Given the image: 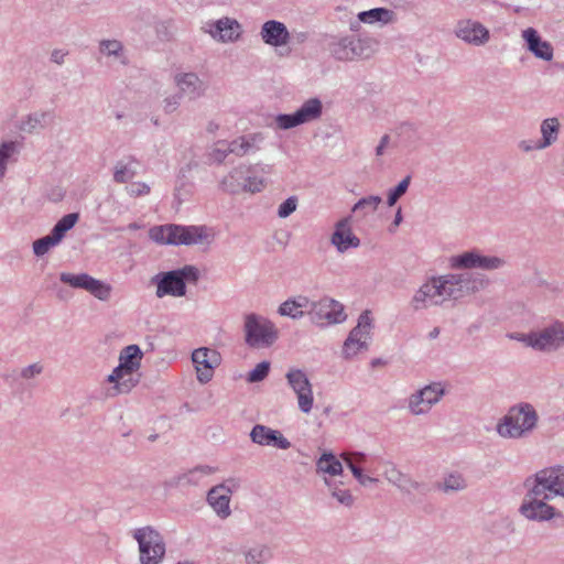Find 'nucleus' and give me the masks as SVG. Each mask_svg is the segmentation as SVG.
Segmentation results:
<instances>
[{"label":"nucleus","instance_id":"4","mask_svg":"<svg viewBox=\"0 0 564 564\" xmlns=\"http://www.w3.org/2000/svg\"><path fill=\"white\" fill-rule=\"evenodd\" d=\"M536 423L535 411L530 405L512 408L498 424L497 431L503 437H520Z\"/></svg>","mask_w":564,"mask_h":564},{"label":"nucleus","instance_id":"7","mask_svg":"<svg viewBox=\"0 0 564 564\" xmlns=\"http://www.w3.org/2000/svg\"><path fill=\"white\" fill-rule=\"evenodd\" d=\"M198 271L195 267L186 265L180 270L170 271L163 275L158 284L156 295L182 296L185 294V281L196 282Z\"/></svg>","mask_w":564,"mask_h":564},{"label":"nucleus","instance_id":"52","mask_svg":"<svg viewBox=\"0 0 564 564\" xmlns=\"http://www.w3.org/2000/svg\"><path fill=\"white\" fill-rule=\"evenodd\" d=\"M251 558H252V555H251L250 553H248V554L246 555L247 564H252Z\"/></svg>","mask_w":564,"mask_h":564},{"label":"nucleus","instance_id":"32","mask_svg":"<svg viewBox=\"0 0 564 564\" xmlns=\"http://www.w3.org/2000/svg\"><path fill=\"white\" fill-rule=\"evenodd\" d=\"M317 468L332 476L339 475L343 470L341 463L333 454H324L317 462Z\"/></svg>","mask_w":564,"mask_h":564},{"label":"nucleus","instance_id":"39","mask_svg":"<svg viewBox=\"0 0 564 564\" xmlns=\"http://www.w3.org/2000/svg\"><path fill=\"white\" fill-rule=\"evenodd\" d=\"M17 147L12 141L4 142L0 147V174L3 175L8 160L15 153Z\"/></svg>","mask_w":564,"mask_h":564},{"label":"nucleus","instance_id":"28","mask_svg":"<svg viewBox=\"0 0 564 564\" xmlns=\"http://www.w3.org/2000/svg\"><path fill=\"white\" fill-rule=\"evenodd\" d=\"M304 310L308 312L310 300L305 296H299L293 300L283 302L279 307V313L282 316H290L292 318H299L303 316Z\"/></svg>","mask_w":564,"mask_h":564},{"label":"nucleus","instance_id":"51","mask_svg":"<svg viewBox=\"0 0 564 564\" xmlns=\"http://www.w3.org/2000/svg\"><path fill=\"white\" fill-rule=\"evenodd\" d=\"M401 221H402L401 209H398L395 218H394V226H399Z\"/></svg>","mask_w":564,"mask_h":564},{"label":"nucleus","instance_id":"18","mask_svg":"<svg viewBox=\"0 0 564 564\" xmlns=\"http://www.w3.org/2000/svg\"><path fill=\"white\" fill-rule=\"evenodd\" d=\"M453 268H482L496 269L501 264V260L496 257H482L475 252H466L462 256L451 259Z\"/></svg>","mask_w":564,"mask_h":564},{"label":"nucleus","instance_id":"36","mask_svg":"<svg viewBox=\"0 0 564 564\" xmlns=\"http://www.w3.org/2000/svg\"><path fill=\"white\" fill-rule=\"evenodd\" d=\"M61 241L53 232L46 237H43L33 243V250L36 256L45 254L52 247L56 246Z\"/></svg>","mask_w":564,"mask_h":564},{"label":"nucleus","instance_id":"29","mask_svg":"<svg viewBox=\"0 0 564 564\" xmlns=\"http://www.w3.org/2000/svg\"><path fill=\"white\" fill-rule=\"evenodd\" d=\"M343 459L350 468L354 476L358 479L361 485H366L367 481H373V478L367 477L362 475L361 468L358 467L359 464L365 462V455L361 453H344L341 455Z\"/></svg>","mask_w":564,"mask_h":564},{"label":"nucleus","instance_id":"42","mask_svg":"<svg viewBox=\"0 0 564 564\" xmlns=\"http://www.w3.org/2000/svg\"><path fill=\"white\" fill-rule=\"evenodd\" d=\"M410 184V176H406L402 180L398 186L389 193L388 196V205L393 206L397 200L406 192Z\"/></svg>","mask_w":564,"mask_h":564},{"label":"nucleus","instance_id":"22","mask_svg":"<svg viewBox=\"0 0 564 564\" xmlns=\"http://www.w3.org/2000/svg\"><path fill=\"white\" fill-rule=\"evenodd\" d=\"M140 380V373L139 372H132L130 370L123 369L122 371L118 372V367L113 369L111 375L108 377V381L110 383H113V393L112 394H119V393H128L130 392L139 382Z\"/></svg>","mask_w":564,"mask_h":564},{"label":"nucleus","instance_id":"6","mask_svg":"<svg viewBox=\"0 0 564 564\" xmlns=\"http://www.w3.org/2000/svg\"><path fill=\"white\" fill-rule=\"evenodd\" d=\"M246 341L252 347H267L278 338L274 325L261 316L249 314L245 321Z\"/></svg>","mask_w":564,"mask_h":564},{"label":"nucleus","instance_id":"17","mask_svg":"<svg viewBox=\"0 0 564 564\" xmlns=\"http://www.w3.org/2000/svg\"><path fill=\"white\" fill-rule=\"evenodd\" d=\"M443 394L440 384L427 386L410 401V409L414 414H422L430 410L432 404L436 403Z\"/></svg>","mask_w":564,"mask_h":564},{"label":"nucleus","instance_id":"20","mask_svg":"<svg viewBox=\"0 0 564 564\" xmlns=\"http://www.w3.org/2000/svg\"><path fill=\"white\" fill-rule=\"evenodd\" d=\"M261 37L265 44L283 46L289 43L290 33L282 22L271 20L262 25Z\"/></svg>","mask_w":564,"mask_h":564},{"label":"nucleus","instance_id":"30","mask_svg":"<svg viewBox=\"0 0 564 564\" xmlns=\"http://www.w3.org/2000/svg\"><path fill=\"white\" fill-rule=\"evenodd\" d=\"M176 84L180 90L188 97H195L199 95L202 83L195 74H184L176 78Z\"/></svg>","mask_w":564,"mask_h":564},{"label":"nucleus","instance_id":"40","mask_svg":"<svg viewBox=\"0 0 564 564\" xmlns=\"http://www.w3.org/2000/svg\"><path fill=\"white\" fill-rule=\"evenodd\" d=\"M270 362L262 361L256 366L253 370L248 373L249 382H259L262 381L269 373Z\"/></svg>","mask_w":564,"mask_h":564},{"label":"nucleus","instance_id":"9","mask_svg":"<svg viewBox=\"0 0 564 564\" xmlns=\"http://www.w3.org/2000/svg\"><path fill=\"white\" fill-rule=\"evenodd\" d=\"M308 314L312 321L319 325L341 323L346 319L344 306L332 299H322L316 303L310 302Z\"/></svg>","mask_w":564,"mask_h":564},{"label":"nucleus","instance_id":"10","mask_svg":"<svg viewBox=\"0 0 564 564\" xmlns=\"http://www.w3.org/2000/svg\"><path fill=\"white\" fill-rule=\"evenodd\" d=\"M535 494H546L547 497H564V468L543 469L535 477Z\"/></svg>","mask_w":564,"mask_h":564},{"label":"nucleus","instance_id":"25","mask_svg":"<svg viewBox=\"0 0 564 564\" xmlns=\"http://www.w3.org/2000/svg\"><path fill=\"white\" fill-rule=\"evenodd\" d=\"M523 39L528 43V48L539 58L550 61L553 57V48L549 42L541 41L538 32L529 28L523 31Z\"/></svg>","mask_w":564,"mask_h":564},{"label":"nucleus","instance_id":"50","mask_svg":"<svg viewBox=\"0 0 564 564\" xmlns=\"http://www.w3.org/2000/svg\"><path fill=\"white\" fill-rule=\"evenodd\" d=\"M388 142H389V135L386 134L381 138L380 144L377 148V155L382 154L383 149L387 147Z\"/></svg>","mask_w":564,"mask_h":564},{"label":"nucleus","instance_id":"8","mask_svg":"<svg viewBox=\"0 0 564 564\" xmlns=\"http://www.w3.org/2000/svg\"><path fill=\"white\" fill-rule=\"evenodd\" d=\"M369 314L370 312L366 311L360 315L357 326L352 328L345 340L343 345V356L346 359H350L359 352L367 350L372 327Z\"/></svg>","mask_w":564,"mask_h":564},{"label":"nucleus","instance_id":"5","mask_svg":"<svg viewBox=\"0 0 564 564\" xmlns=\"http://www.w3.org/2000/svg\"><path fill=\"white\" fill-rule=\"evenodd\" d=\"M133 538L138 541L140 563L160 564L165 555V543L162 535L150 527L137 529Z\"/></svg>","mask_w":564,"mask_h":564},{"label":"nucleus","instance_id":"21","mask_svg":"<svg viewBox=\"0 0 564 564\" xmlns=\"http://www.w3.org/2000/svg\"><path fill=\"white\" fill-rule=\"evenodd\" d=\"M332 242L340 252H344L349 248L358 247L360 241L354 235L349 220L343 219L336 225L335 231L332 236Z\"/></svg>","mask_w":564,"mask_h":564},{"label":"nucleus","instance_id":"14","mask_svg":"<svg viewBox=\"0 0 564 564\" xmlns=\"http://www.w3.org/2000/svg\"><path fill=\"white\" fill-rule=\"evenodd\" d=\"M61 281L76 289H84L99 300H107L111 288L108 284L86 274L62 273Z\"/></svg>","mask_w":564,"mask_h":564},{"label":"nucleus","instance_id":"45","mask_svg":"<svg viewBox=\"0 0 564 564\" xmlns=\"http://www.w3.org/2000/svg\"><path fill=\"white\" fill-rule=\"evenodd\" d=\"M121 44L118 41H104L101 42L100 50L109 55L118 54L121 51Z\"/></svg>","mask_w":564,"mask_h":564},{"label":"nucleus","instance_id":"2","mask_svg":"<svg viewBox=\"0 0 564 564\" xmlns=\"http://www.w3.org/2000/svg\"><path fill=\"white\" fill-rule=\"evenodd\" d=\"M149 237L160 245H195L213 238L204 226L162 225L149 230Z\"/></svg>","mask_w":564,"mask_h":564},{"label":"nucleus","instance_id":"38","mask_svg":"<svg viewBox=\"0 0 564 564\" xmlns=\"http://www.w3.org/2000/svg\"><path fill=\"white\" fill-rule=\"evenodd\" d=\"M78 219L77 214L65 215L53 228V234L62 240L64 234L73 228Z\"/></svg>","mask_w":564,"mask_h":564},{"label":"nucleus","instance_id":"12","mask_svg":"<svg viewBox=\"0 0 564 564\" xmlns=\"http://www.w3.org/2000/svg\"><path fill=\"white\" fill-rule=\"evenodd\" d=\"M322 113V104L318 99L307 100L295 113L280 115L275 122L280 129H290L302 123L317 119Z\"/></svg>","mask_w":564,"mask_h":564},{"label":"nucleus","instance_id":"15","mask_svg":"<svg viewBox=\"0 0 564 564\" xmlns=\"http://www.w3.org/2000/svg\"><path fill=\"white\" fill-rule=\"evenodd\" d=\"M243 171L241 169L235 170L230 175L224 178L221 182V186L224 191L229 193H236L240 188L250 192L258 193L261 192L265 187V181L261 177H247L243 184H240L239 180L243 175Z\"/></svg>","mask_w":564,"mask_h":564},{"label":"nucleus","instance_id":"3","mask_svg":"<svg viewBox=\"0 0 564 564\" xmlns=\"http://www.w3.org/2000/svg\"><path fill=\"white\" fill-rule=\"evenodd\" d=\"M510 338L536 350H554L564 345V324L556 322L540 332L517 333L510 335Z\"/></svg>","mask_w":564,"mask_h":564},{"label":"nucleus","instance_id":"47","mask_svg":"<svg viewBox=\"0 0 564 564\" xmlns=\"http://www.w3.org/2000/svg\"><path fill=\"white\" fill-rule=\"evenodd\" d=\"M129 191H130V193L132 195L140 196V195H143V194H148L150 188L144 183H133L129 187Z\"/></svg>","mask_w":564,"mask_h":564},{"label":"nucleus","instance_id":"54","mask_svg":"<svg viewBox=\"0 0 564 564\" xmlns=\"http://www.w3.org/2000/svg\"><path fill=\"white\" fill-rule=\"evenodd\" d=\"M531 149H532V148H531V147H529V145H525V147H524V150H525V151H529V150H531Z\"/></svg>","mask_w":564,"mask_h":564},{"label":"nucleus","instance_id":"55","mask_svg":"<svg viewBox=\"0 0 564 564\" xmlns=\"http://www.w3.org/2000/svg\"><path fill=\"white\" fill-rule=\"evenodd\" d=\"M177 564H193V563H191V562H183V563H182V562H180V563H177Z\"/></svg>","mask_w":564,"mask_h":564},{"label":"nucleus","instance_id":"13","mask_svg":"<svg viewBox=\"0 0 564 564\" xmlns=\"http://www.w3.org/2000/svg\"><path fill=\"white\" fill-rule=\"evenodd\" d=\"M192 360L195 365L197 379L206 383L213 378L214 370L220 365L221 357L217 350L204 347L193 351Z\"/></svg>","mask_w":564,"mask_h":564},{"label":"nucleus","instance_id":"44","mask_svg":"<svg viewBox=\"0 0 564 564\" xmlns=\"http://www.w3.org/2000/svg\"><path fill=\"white\" fill-rule=\"evenodd\" d=\"M296 206H297V198L294 196L289 197L285 202H283L280 205L278 214L281 218H285V217L290 216L296 209Z\"/></svg>","mask_w":564,"mask_h":564},{"label":"nucleus","instance_id":"16","mask_svg":"<svg viewBox=\"0 0 564 564\" xmlns=\"http://www.w3.org/2000/svg\"><path fill=\"white\" fill-rule=\"evenodd\" d=\"M455 33L460 40L474 45H482L489 40V31L481 23L471 20L458 22Z\"/></svg>","mask_w":564,"mask_h":564},{"label":"nucleus","instance_id":"23","mask_svg":"<svg viewBox=\"0 0 564 564\" xmlns=\"http://www.w3.org/2000/svg\"><path fill=\"white\" fill-rule=\"evenodd\" d=\"M230 489L224 485L215 486L208 492L207 500L214 511L221 518L230 514Z\"/></svg>","mask_w":564,"mask_h":564},{"label":"nucleus","instance_id":"53","mask_svg":"<svg viewBox=\"0 0 564 564\" xmlns=\"http://www.w3.org/2000/svg\"><path fill=\"white\" fill-rule=\"evenodd\" d=\"M438 335V328H434L433 332H431V337H436Z\"/></svg>","mask_w":564,"mask_h":564},{"label":"nucleus","instance_id":"48","mask_svg":"<svg viewBox=\"0 0 564 564\" xmlns=\"http://www.w3.org/2000/svg\"><path fill=\"white\" fill-rule=\"evenodd\" d=\"M41 370H42V368L39 365H36V364L35 365H31V366L26 367L25 369H23L22 376L24 378H31V377L40 373Z\"/></svg>","mask_w":564,"mask_h":564},{"label":"nucleus","instance_id":"41","mask_svg":"<svg viewBox=\"0 0 564 564\" xmlns=\"http://www.w3.org/2000/svg\"><path fill=\"white\" fill-rule=\"evenodd\" d=\"M134 176V171L127 164L119 162L116 165L113 178L118 183H124Z\"/></svg>","mask_w":564,"mask_h":564},{"label":"nucleus","instance_id":"19","mask_svg":"<svg viewBox=\"0 0 564 564\" xmlns=\"http://www.w3.org/2000/svg\"><path fill=\"white\" fill-rule=\"evenodd\" d=\"M251 438L260 445H273L281 449L291 446L290 442L279 432L264 425H256L251 431Z\"/></svg>","mask_w":564,"mask_h":564},{"label":"nucleus","instance_id":"31","mask_svg":"<svg viewBox=\"0 0 564 564\" xmlns=\"http://www.w3.org/2000/svg\"><path fill=\"white\" fill-rule=\"evenodd\" d=\"M558 121L556 118L546 119L543 121L541 126V132L543 135V141L539 142L535 148L542 149L550 145L553 141L556 140L557 130H558Z\"/></svg>","mask_w":564,"mask_h":564},{"label":"nucleus","instance_id":"37","mask_svg":"<svg viewBox=\"0 0 564 564\" xmlns=\"http://www.w3.org/2000/svg\"><path fill=\"white\" fill-rule=\"evenodd\" d=\"M381 203L380 196H368L357 202L352 208L355 213L362 212L364 215L375 212Z\"/></svg>","mask_w":564,"mask_h":564},{"label":"nucleus","instance_id":"49","mask_svg":"<svg viewBox=\"0 0 564 564\" xmlns=\"http://www.w3.org/2000/svg\"><path fill=\"white\" fill-rule=\"evenodd\" d=\"M66 53L62 50H55L52 53V61H54L57 64H61L65 57Z\"/></svg>","mask_w":564,"mask_h":564},{"label":"nucleus","instance_id":"27","mask_svg":"<svg viewBox=\"0 0 564 564\" xmlns=\"http://www.w3.org/2000/svg\"><path fill=\"white\" fill-rule=\"evenodd\" d=\"M143 354L139 346L129 345L123 348L119 356L118 372L123 369L139 372Z\"/></svg>","mask_w":564,"mask_h":564},{"label":"nucleus","instance_id":"26","mask_svg":"<svg viewBox=\"0 0 564 564\" xmlns=\"http://www.w3.org/2000/svg\"><path fill=\"white\" fill-rule=\"evenodd\" d=\"M251 148V144L245 138L232 141L230 144L226 142H217L212 153V156L217 162H223L227 153H235L237 155H245Z\"/></svg>","mask_w":564,"mask_h":564},{"label":"nucleus","instance_id":"33","mask_svg":"<svg viewBox=\"0 0 564 564\" xmlns=\"http://www.w3.org/2000/svg\"><path fill=\"white\" fill-rule=\"evenodd\" d=\"M358 18L361 22L365 23H373L377 21H382L386 23L391 21L392 12L383 8H376L369 11L360 12Z\"/></svg>","mask_w":564,"mask_h":564},{"label":"nucleus","instance_id":"34","mask_svg":"<svg viewBox=\"0 0 564 564\" xmlns=\"http://www.w3.org/2000/svg\"><path fill=\"white\" fill-rule=\"evenodd\" d=\"M286 380L293 391L312 386L306 375L300 369H290L286 373Z\"/></svg>","mask_w":564,"mask_h":564},{"label":"nucleus","instance_id":"11","mask_svg":"<svg viewBox=\"0 0 564 564\" xmlns=\"http://www.w3.org/2000/svg\"><path fill=\"white\" fill-rule=\"evenodd\" d=\"M552 499L546 494H535V486L532 488L530 494L525 497L520 511L521 513L530 519L544 521L550 520L554 517V508L549 506L544 500Z\"/></svg>","mask_w":564,"mask_h":564},{"label":"nucleus","instance_id":"24","mask_svg":"<svg viewBox=\"0 0 564 564\" xmlns=\"http://www.w3.org/2000/svg\"><path fill=\"white\" fill-rule=\"evenodd\" d=\"M209 33L216 40L231 42L240 36L241 26L236 20L224 18L215 23L214 29Z\"/></svg>","mask_w":564,"mask_h":564},{"label":"nucleus","instance_id":"35","mask_svg":"<svg viewBox=\"0 0 564 564\" xmlns=\"http://www.w3.org/2000/svg\"><path fill=\"white\" fill-rule=\"evenodd\" d=\"M294 393L297 397L300 410L304 413H310L314 403L312 386L304 389H296L294 390Z\"/></svg>","mask_w":564,"mask_h":564},{"label":"nucleus","instance_id":"43","mask_svg":"<svg viewBox=\"0 0 564 564\" xmlns=\"http://www.w3.org/2000/svg\"><path fill=\"white\" fill-rule=\"evenodd\" d=\"M465 487V480L460 475L451 474L444 481L443 489L444 491H455L460 490Z\"/></svg>","mask_w":564,"mask_h":564},{"label":"nucleus","instance_id":"46","mask_svg":"<svg viewBox=\"0 0 564 564\" xmlns=\"http://www.w3.org/2000/svg\"><path fill=\"white\" fill-rule=\"evenodd\" d=\"M333 496L336 497L341 505L350 506L352 503V496L347 490L335 489Z\"/></svg>","mask_w":564,"mask_h":564},{"label":"nucleus","instance_id":"1","mask_svg":"<svg viewBox=\"0 0 564 564\" xmlns=\"http://www.w3.org/2000/svg\"><path fill=\"white\" fill-rule=\"evenodd\" d=\"M466 290H468L467 281L463 275L433 278L416 291L412 305L415 310L441 305L447 300L462 297Z\"/></svg>","mask_w":564,"mask_h":564}]
</instances>
